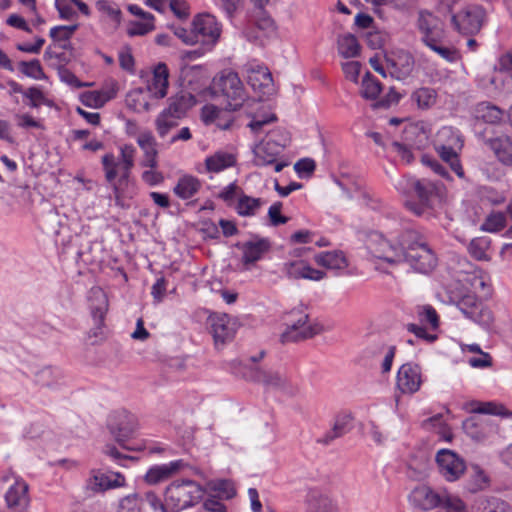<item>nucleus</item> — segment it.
Listing matches in <instances>:
<instances>
[{
	"label": "nucleus",
	"instance_id": "1",
	"mask_svg": "<svg viewBox=\"0 0 512 512\" xmlns=\"http://www.w3.org/2000/svg\"><path fill=\"white\" fill-rule=\"evenodd\" d=\"M173 33L184 44L199 45L203 52H208L218 43L222 25L214 15L203 12L193 17L189 29L177 26L173 29Z\"/></svg>",
	"mask_w": 512,
	"mask_h": 512
},
{
	"label": "nucleus",
	"instance_id": "2",
	"mask_svg": "<svg viewBox=\"0 0 512 512\" xmlns=\"http://www.w3.org/2000/svg\"><path fill=\"white\" fill-rule=\"evenodd\" d=\"M399 246L403 255L401 263H407L414 271L426 274L436 267L437 257L419 232L404 230L399 236Z\"/></svg>",
	"mask_w": 512,
	"mask_h": 512
},
{
	"label": "nucleus",
	"instance_id": "3",
	"mask_svg": "<svg viewBox=\"0 0 512 512\" xmlns=\"http://www.w3.org/2000/svg\"><path fill=\"white\" fill-rule=\"evenodd\" d=\"M416 27L420 41L443 60L454 63L459 59L458 51L447 44L444 30L439 25L438 18L428 11H420Z\"/></svg>",
	"mask_w": 512,
	"mask_h": 512
},
{
	"label": "nucleus",
	"instance_id": "4",
	"mask_svg": "<svg viewBox=\"0 0 512 512\" xmlns=\"http://www.w3.org/2000/svg\"><path fill=\"white\" fill-rule=\"evenodd\" d=\"M206 490L197 482L189 479L177 480L165 489L166 505L172 512H180L194 507L204 497Z\"/></svg>",
	"mask_w": 512,
	"mask_h": 512
},
{
	"label": "nucleus",
	"instance_id": "5",
	"mask_svg": "<svg viewBox=\"0 0 512 512\" xmlns=\"http://www.w3.org/2000/svg\"><path fill=\"white\" fill-rule=\"evenodd\" d=\"M233 373L246 381L263 385L267 390L289 391L290 382L280 370L235 363Z\"/></svg>",
	"mask_w": 512,
	"mask_h": 512
},
{
	"label": "nucleus",
	"instance_id": "6",
	"mask_svg": "<svg viewBox=\"0 0 512 512\" xmlns=\"http://www.w3.org/2000/svg\"><path fill=\"white\" fill-rule=\"evenodd\" d=\"M286 328L281 334L283 343L297 342L322 332V325L311 319L303 307L292 309L286 316Z\"/></svg>",
	"mask_w": 512,
	"mask_h": 512
},
{
	"label": "nucleus",
	"instance_id": "7",
	"mask_svg": "<svg viewBox=\"0 0 512 512\" xmlns=\"http://www.w3.org/2000/svg\"><path fill=\"white\" fill-rule=\"evenodd\" d=\"M214 85L227 101L226 110H238L247 99L243 84L236 72L223 71L215 79Z\"/></svg>",
	"mask_w": 512,
	"mask_h": 512
},
{
	"label": "nucleus",
	"instance_id": "8",
	"mask_svg": "<svg viewBox=\"0 0 512 512\" xmlns=\"http://www.w3.org/2000/svg\"><path fill=\"white\" fill-rule=\"evenodd\" d=\"M483 300L476 295L464 294L457 300L456 306L467 319L491 331L494 327V316L492 311L483 304Z\"/></svg>",
	"mask_w": 512,
	"mask_h": 512
},
{
	"label": "nucleus",
	"instance_id": "9",
	"mask_svg": "<svg viewBox=\"0 0 512 512\" xmlns=\"http://www.w3.org/2000/svg\"><path fill=\"white\" fill-rule=\"evenodd\" d=\"M366 248L372 258L390 265L401 263L403 258L399 242L394 245L378 232H373L368 236Z\"/></svg>",
	"mask_w": 512,
	"mask_h": 512
},
{
	"label": "nucleus",
	"instance_id": "10",
	"mask_svg": "<svg viewBox=\"0 0 512 512\" xmlns=\"http://www.w3.org/2000/svg\"><path fill=\"white\" fill-rule=\"evenodd\" d=\"M485 18L486 12L482 6L467 4L459 12L452 15V23L458 32L473 35L480 31Z\"/></svg>",
	"mask_w": 512,
	"mask_h": 512
},
{
	"label": "nucleus",
	"instance_id": "11",
	"mask_svg": "<svg viewBox=\"0 0 512 512\" xmlns=\"http://www.w3.org/2000/svg\"><path fill=\"white\" fill-rule=\"evenodd\" d=\"M436 463L440 475L448 482L459 480L466 471L465 460L449 449H441L437 452Z\"/></svg>",
	"mask_w": 512,
	"mask_h": 512
},
{
	"label": "nucleus",
	"instance_id": "12",
	"mask_svg": "<svg viewBox=\"0 0 512 512\" xmlns=\"http://www.w3.org/2000/svg\"><path fill=\"white\" fill-rule=\"evenodd\" d=\"M280 134V130L270 132L266 139L257 144L254 148V161L258 166H266L276 161L277 156L287 146L288 137H282L281 141H276L275 137Z\"/></svg>",
	"mask_w": 512,
	"mask_h": 512
},
{
	"label": "nucleus",
	"instance_id": "13",
	"mask_svg": "<svg viewBox=\"0 0 512 512\" xmlns=\"http://www.w3.org/2000/svg\"><path fill=\"white\" fill-rule=\"evenodd\" d=\"M248 84L262 95H270L274 91L273 78L269 69L255 61L244 66Z\"/></svg>",
	"mask_w": 512,
	"mask_h": 512
},
{
	"label": "nucleus",
	"instance_id": "14",
	"mask_svg": "<svg viewBox=\"0 0 512 512\" xmlns=\"http://www.w3.org/2000/svg\"><path fill=\"white\" fill-rule=\"evenodd\" d=\"M422 383L423 375L419 365L409 362L399 367L396 375V388L402 394L418 392Z\"/></svg>",
	"mask_w": 512,
	"mask_h": 512
},
{
	"label": "nucleus",
	"instance_id": "15",
	"mask_svg": "<svg viewBox=\"0 0 512 512\" xmlns=\"http://www.w3.org/2000/svg\"><path fill=\"white\" fill-rule=\"evenodd\" d=\"M236 163V154L225 150H218L206 156L204 162L202 164H198L195 169L199 174H206L209 178H212L214 174L221 173L226 169L234 167Z\"/></svg>",
	"mask_w": 512,
	"mask_h": 512
},
{
	"label": "nucleus",
	"instance_id": "16",
	"mask_svg": "<svg viewBox=\"0 0 512 512\" xmlns=\"http://www.w3.org/2000/svg\"><path fill=\"white\" fill-rule=\"evenodd\" d=\"M281 271L287 278L292 280L305 279L317 282L326 277L324 271L313 268L307 261L302 259L284 262Z\"/></svg>",
	"mask_w": 512,
	"mask_h": 512
},
{
	"label": "nucleus",
	"instance_id": "17",
	"mask_svg": "<svg viewBox=\"0 0 512 512\" xmlns=\"http://www.w3.org/2000/svg\"><path fill=\"white\" fill-rule=\"evenodd\" d=\"M144 88L156 100L166 97L169 88V69L165 63L159 62L152 68L146 77Z\"/></svg>",
	"mask_w": 512,
	"mask_h": 512
},
{
	"label": "nucleus",
	"instance_id": "18",
	"mask_svg": "<svg viewBox=\"0 0 512 512\" xmlns=\"http://www.w3.org/2000/svg\"><path fill=\"white\" fill-rule=\"evenodd\" d=\"M208 324L216 343L231 340L236 332V321L227 314L214 313L208 317Z\"/></svg>",
	"mask_w": 512,
	"mask_h": 512
},
{
	"label": "nucleus",
	"instance_id": "19",
	"mask_svg": "<svg viewBox=\"0 0 512 512\" xmlns=\"http://www.w3.org/2000/svg\"><path fill=\"white\" fill-rule=\"evenodd\" d=\"M270 248V241L265 238L250 240L240 244L241 261L245 269H251L256 262L262 260Z\"/></svg>",
	"mask_w": 512,
	"mask_h": 512
},
{
	"label": "nucleus",
	"instance_id": "20",
	"mask_svg": "<svg viewBox=\"0 0 512 512\" xmlns=\"http://www.w3.org/2000/svg\"><path fill=\"white\" fill-rule=\"evenodd\" d=\"M124 485L125 477L119 472L112 471H93L87 481V489L95 493L123 487Z\"/></svg>",
	"mask_w": 512,
	"mask_h": 512
},
{
	"label": "nucleus",
	"instance_id": "21",
	"mask_svg": "<svg viewBox=\"0 0 512 512\" xmlns=\"http://www.w3.org/2000/svg\"><path fill=\"white\" fill-rule=\"evenodd\" d=\"M414 57L407 51H398L387 58V69L390 75L403 80L414 70Z\"/></svg>",
	"mask_w": 512,
	"mask_h": 512
},
{
	"label": "nucleus",
	"instance_id": "22",
	"mask_svg": "<svg viewBox=\"0 0 512 512\" xmlns=\"http://www.w3.org/2000/svg\"><path fill=\"white\" fill-rule=\"evenodd\" d=\"M108 426L116 440L122 443L135 430L136 419L127 411H119L110 416Z\"/></svg>",
	"mask_w": 512,
	"mask_h": 512
},
{
	"label": "nucleus",
	"instance_id": "23",
	"mask_svg": "<svg viewBox=\"0 0 512 512\" xmlns=\"http://www.w3.org/2000/svg\"><path fill=\"white\" fill-rule=\"evenodd\" d=\"M442 494L435 492L427 485L415 487L408 496L412 506L423 511H430L439 507Z\"/></svg>",
	"mask_w": 512,
	"mask_h": 512
},
{
	"label": "nucleus",
	"instance_id": "24",
	"mask_svg": "<svg viewBox=\"0 0 512 512\" xmlns=\"http://www.w3.org/2000/svg\"><path fill=\"white\" fill-rule=\"evenodd\" d=\"M463 429L467 436L477 442H484L496 433V425L478 417H469L463 422Z\"/></svg>",
	"mask_w": 512,
	"mask_h": 512
},
{
	"label": "nucleus",
	"instance_id": "25",
	"mask_svg": "<svg viewBox=\"0 0 512 512\" xmlns=\"http://www.w3.org/2000/svg\"><path fill=\"white\" fill-rule=\"evenodd\" d=\"M103 169L105 178L109 183L113 184L116 205L124 207L120 196L119 188L114 184L115 179L119 176L120 180H127L130 174H125L122 170V162L117 159L113 154H105L102 157Z\"/></svg>",
	"mask_w": 512,
	"mask_h": 512
},
{
	"label": "nucleus",
	"instance_id": "26",
	"mask_svg": "<svg viewBox=\"0 0 512 512\" xmlns=\"http://www.w3.org/2000/svg\"><path fill=\"white\" fill-rule=\"evenodd\" d=\"M462 409L467 413L503 416L512 425V412L508 411L503 404L496 401L470 400L462 405Z\"/></svg>",
	"mask_w": 512,
	"mask_h": 512
},
{
	"label": "nucleus",
	"instance_id": "27",
	"mask_svg": "<svg viewBox=\"0 0 512 512\" xmlns=\"http://www.w3.org/2000/svg\"><path fill=\"white\" fill-rule=\"evenodd\" d=\"M136 141L140 149L143 151V159L141 160L140 165L145 168H157V142L152 132H141Z\"/></svg>",
	"mask_w": 512,
	"mask_h": 512
},
{
	"label": "nucleus",
	"instance_id": "28",
	"mask_svg": "<svg viewBox=\"0 0 512 512\" xmlns=\"http://www.w3.org/2000/svg\"><path fill=\"white\" fill-rule=\"evenodd\" d=\"M469 292L467 294L476 295L480 299H488L492 295V284L488 274L481 270H475L468 274L466 279Z\"/></svg>",
	"mask_w": 512,
	"mask_h": 512
},
{
	"label": "nucleus",
	"instance_id": "29",
	"mask_svg": "<svg viewBox=\"0 0 512 512\" xmlns=\"http://www.w3.org/2000/svg\"><path fill=\"white\" fill-rule=\"evenodd\" d=\"M156 101V98L152 97L144 87L131 89L125 98L127 108L136 113L150 110Z\"/></svg>",
	"mask_w": 512,
	"mask_h": 512
},
{
	"label": "nucleus",
	"instance_id": "30",
	"mask_svg": "<svg viewBox=\"0 0 512 512\" xmlns=\"http://www.w3.org/2000/svg\"><path fill=\"white\" fill-rule=\"evenodd\" d=\"M184 466L182 460L171 461L166 464L154 465L145 474V481L155 485L169 479Z\"/></svg>",
	"mask_w": 512,
	"mask_h": 512
},
{
	"label": "nucleus",
	"instance_id": "31",
	"mask_svg": "<svg viewBox=\"0 0 512 512\" xmlns=\"http://www.w3.org/2000/svg\"><path fill=\"white\" fill-rule=\"evenodd\" d=\"M413 184H414L413 191H415V193L421 200V204L419 206H416L414 204L408 203L407 206L416 215L420 216L425 212L426 208L429 206L428 205L429 199L436 193L437 186L435 183H433L432 181L427 180V179H421V180L416 179V181L413 182Z\"/></svg>",
	"mask_w": 512,
	"mask_h": 512
},
{
	"label": "nucleus",
	"instance_id": "32",
	"mask_svg": "<svg viewBox=\"0 0 512 512\" xmlns=\"http://www.w3.org/2000/svg\"><path fill=\"white\" fill-rule=\"evenodd\" d=\"M306 512H337L334 500L317 489H311L305 500Z\"/></svg>",
	"mask_w": 512,
	"mask_h": 512
},
{
	"label": "nucleus",
	"instance_id": "33",
	"mask_svg": "<svg viewBox=\"0 0 512 512\" xmlns=\"http://www.w3.org/2000/svg\"><path fill=\"white\" fill-rule=\"evenodd\" d=\"M486 145L503 165L512 166V139L501 135L486 140Z\"/></svg>",
	"mask_w": 512,
	"mask_h": 512
},
{
	"label": "nucleus",
	"instance_id": "34",
	"mask_svg": "<svg viewBox=\"0 0 512 512\" xmlns=\"http://www.w3.org/2000/svg\"><path fill=\"white\" fill-rule=\"evenodd\" d=\"M200 179L192 174L181 175L173 188V193L181 200H189L195 197L201 190Z\"/></svg>",
	"mask_w": 512,
	"mask_h": 512
},
{
	"label": "nucleus",
	"instance_id": "35",
	"mask_svg": "<svg viewBox=\"0 0 512 512\" xmlns=\"http://www.w3.org/2000/svg\"><path fill=\"white\" fill-rule=\"evenodd\" d=\"M206 490L208 498L229 500L236 495V489L230 480L213 479L206 482L203 487Z\"/></svg>",
	"mask_w": 512,
	"mask_h": 512
},
{
	"label": "nucleus",
	"instance_id": "36",
	"mask_svg": "<svg viewBox=\"0 0 512 512\" xmlns=\"http://www.w3.org/2000/svg\"><path fill=\"white\" fill-rule=\"evenodd\" d=\"M5 500L10 508L23 509L28 504V485L23 480H15L5 494Z\"/></svg>",
	"mask_w": 512,
	"mask_h": 512
},
{
	"label": "nucleus",
	"instance_id": "37",
	"mask_svg": "<svg viewBox=\"0 0 512 512\" xmlns=\"http://www.w3.org/2000/svg\"><path fill=\"white\" fill-rule=\"evenodd\" d=\"M55 7L62 20L75 21L78 11L84 15L89 14L88 6L81 0H55Z\"/></svg>",
	"mask_w": 512,
	"mask_h": 512
},
{
	"label": "nucleus",
	"instance_id": "38",
	"mask_svg": "<svg viewBox=\"0 0 512 512\" xmlns=\"http://www.w3.org/2000/svg\"><path fill=\"white\" fill-rule=\"evenodd\" d=\"M317 265L328 270H344L348 267V260L342 251L320 252L314 256Z\"/></svg>",
	"mask_w": 512,
	"mask_h": 512
},
{
	"label": "nucleus",
	"instance_id": "39",
	"mask_svg": "<svg viewBox=\"0 0 512 512\" xmlns=\"http://www.w3.org/2000/svg\"><path fill=\"white\" fill-rule=\"evenodd\" d=\"M116 92L114 87L87 91L81 94L80 100L85 106L98 109L113 99L116 96Z\"/></svg>",
	"mask_w": 512,
	"mask_h": 512
},
{
	"label": "nucleus",
	"instance_id": "40",
	"mask_svg": "<svg viewBox=\"0 0 512 512\" xmlns=\"http://www.w3.org/2000/svg\"><path fill=\"white\" fill-rule=\"evenodd\" d=\"M490 486V478L487 473L478 465L471 467V473L466 481L465 489L471 494L484 491Z\"/></svg>",
	"mask_w": 512,
	"mask_h": 512
},
{
	"label": "nucleus",
	"instance_id": "41",
	"mask_svg": "<svg viewBox=\"0 0 512 512\" xmlns=\"http://www.w3.org/2000/svg\"><path fill=\"white\" fill-rule=\"evenodd\" d=\"M173 112H181L177 110L174 105H169L167 109L163 110L156 118L155 125L158 135L164 138L171 129L178 125L180 119L177 114Z\"/></svg>",
	"mask_w": 512,
	"mask_h": 512
},
{
	"label": "nucleus",
	"instance_id": "42",
	"mask_svg": "<svg viewBox=\"0 0 512 512\" xmlns=\"http://www.w3.org/2000/svg\"><path fill=\"white\" fill-rule=\"evenodd\" d=\"M91 314L97 324H102L108 310V299L100 288H92L90 291Z\"/></svg>",
	"mask_w": 512,
	"mask_h": 512
},
{
	"label": "nucleus",
	"instance_id": "43",
	"mask_svg": "<svg viewBox=\"0 0 512 512\" xmlns=\"http://www.w3.org/2000/svg\"><path fill=\"white\" fill-rule=\"evenodd\" d=\"M464 140L458 129L451 126H444L438 130L434 146L463 148Z\"/></svg>",
	"mask_w": 512,
	"mask_h": 512
},
{
	"label": "nucleus",
	"instance_id": "44",
	"mask_svg": "<svg viewBox=\"0 0 512 512\" xmlns=\"http://www.w3.org/2000/svg\"><path fill=\"white\" fill-rule=\"evenodd\" d=\"M436 152L439 154L440 158L449 164L451 170L461 179L465 177L464 169L462 167L459 151L462 148L456 147H445V146H434Z\"/></svg>",
	"mask_w": 512,
	"mask_h": 512
},
{
	"label": "nucleus",
	"instance_id": "45",
	"mask_svg": "<svg viewBox=\"0 0 512 512\" xmlns=\"http://www.w3.org/2000/svg\"><path fill=\"white\" fill-rule=\"evenodd\" d=\"M475 118L485 123L496 124L504 117V111L489 102L479 103L474 110Z\"/></svg>",
	"mask_w": 512,
	"mask_h": 512
},
{
	"label": "nucleus",
	"instance_id": "46",
	"mask_svg": "<svg viewBox=\"0 0 512 512\" xmlns=\"http://www.w3.org/2000/svg\"><path fill=\"white\" fill-rule=\"evenodd\" d=\"M351 422L350 415L342 414L338 415L335 420L333 427L330 431L325 433L321 438L317 440L318 443L328 445L336 438H339L346 434L349 430V425Z\"/></svg>",
	"mask_w": 512,
	"mask_h": 512
},
{
	"label": "nucleus",
	"instance_id": "47",
	"mask_svg": "<svg viewBox=\"0 0 512 512\" xmlns=\"http://www.w3.org/2000/svg\"><path fill=\"white\" fill-rule=\"evenodd\" d=\"M264 204L263 199L254 198L243 193L236 201L234 208L240 216L251 217L255 216Z\"/></svg>",
	"mask_w": 512,
	"mask_h": 512
},
{
	"label": "nucleus",
	"instance_id": "48",
	"mask_svg": "<svg viewBox=\"0 0 512 512\" xmlns=\"http://www.w3.org/2000/svg\"><path fill=\"white\" fill-rule=\"evenodd\" d=\"M224 114V110L213 104H207L202 108L201 118L205 124H215L220 129H228L233 121L232 118H226L220 121V116Z\"/></svg>",
	"mask_w": 512,
	"mask_h": 512
},
{
	"label": "nucleus",
	"instance_id": "49",
	"mask_svg": "<svg viewBox=\"0 0 512 512\" xmlns=\"http://www.w3.org/2000/svg\"><path fill=\"white\" fill-rule=\"evenodd\" d=\"M338 53L344 58H355L360 54V45L357 38L350 34L340 35L337 39Z\"/></svg>",
	"mask_w": 512,
	"mask_h": 512
},
{
	"label": "nucleus",
	"instance_id": "50",
	"mask_svg": "<svg viewBox=\"0 0 512 512\" xmlns=\"http://www.w3.org/2000/svg\"><path fill=\"white\" fill-rule=\"evenodd\" d=\"M95 7L104 20L114 25H118L121 22V10L114 2L110 0H98Z\"/></svg>",
	"mask_w": 512,
	"mask_h": 512
},
{
	"label": "nucleus",
	"instance_id": "51",
	"mask_svg": "<svg viewBox=\"0 0 512 512\" xmlns=\"http://www.w3.org/2000/svg\"><path fill=\"white\" fill-rule=\"evenodd\" d=\"M444 512H468L466 502L458 495L444 490L440 499V505Z\"/></svg>",
	"mask_w": 512,
	"mask_h": 512
},
{
	"label": "nucleus",
	"instance_id": "52",
	"mask_svg": "<svg viewBox=\"0 0 512 512\" xmlns=\"http://www.w3.org/2000/svg\"><path fill=\"white\" fill-rule=\"evenodd\" d=\"M491 241L488 237H476L472 239L468 245V252L474 259L478 261H488V249Z\"/></svg>",
	"mask_w": 512,
	"mask_h": 512
},
{
	"label": "nucleus",
	"instance_id": "53",
	"mask_svg": "<svg viewBox=\"0 0 512 512\" xmlns=\"http://www.w3.org/2000/svg\"><path fill=\"white\" fill-rule=\"evenodd\" d=\"M382 91L381 83L369 72L362 79L360 94L368 100H375Z\"/></svg>",
	"mask_w": 512,
	"mask_h": 512
},
{
	"label": "nucleus",
	"instance_id": "54",
	"mask_svg": "<svg viewBox=\"0 0 512 512\" xmlns=\"http://www.w3.org/2000/svg\"><path fill=\"white\" fill-rule=\"evenodd\" d=\"M154 17L145 16L139 20L131 21L127 27V33L129 36H143L153 31Z\"/></svg>",
	"mask_w": 512,
	"mask_h": 512
},
{
	"label": "nucleus",
	"instance_id": "55",
	"mask_svg": "<svg viewBox=\"0 0 512 512\" xmlns=\"http://www.w3.org/2000/svg\"><path fill=\"white\" fill-rule=\"evenodd\" d=\"M412 99L420 109H428L436 103L437 93L432 88L422 87L412 94Z\"/></svg>",
	"mask_w": 512,
	"mask_h": 512
},
{
	"label": "nucleus",
	"instance_id": "56",
	"mask_svg": "<svg viewBox=\"0 0 512 512\" xmlns=\"http://www.w3.org/2000/svg\"><path fill=\"white\" fill-rule=\"evenodd\" d=\"M255 26L263 36H271L276 33L277 25L273 18L263 9H260L255 17Z\"/></svg>",
	"mask_w": 512,
	"mask_h": 512
},
{
	"label": "nucleus",
	"instance_id": "57",
	"mask_svg": "<svg viewBox=\"0 0 512 512\" xmlns=\"http://www.w3.org/2000/svg\"><path fill=\"white\" fill-rule=\"evenodd\" d=\"M417 316L420 323L428 325L430 329L436 330L439 327V316L431 305L418 307Z\"/></svg>",
	"mask_w": 512,
	"mask_h": 512
},
{
	"label": "nucleus",
	"instance_id": "58",
	"mask_svg": "<svg viewBox=\"0 0 512 512\" xmlns=\"http://www.w3.org/2000/svg\"><path fill=\"white\" fill-rule=\"evenodd\" d=\"M136 148L132 144H125L119 148V160L122 162V170L125 174H130L134 167Z\"/></svg>",
	"mask_w": 512,
	"mask_h": 512
},
{
	"label": "nucleus",
	"instance_id": "59",
	"mask_svg": "<svg viewBox=\"0 0 512 512\" xmlns=\"http://www.w3.org/2000/svg\"><path fill=\"white\" fill-rule=\"evenodd\" d=\"M243 194L241 187L236 183L232 182L225 186L219 193L218 198L221 199L228 205H234L236 201L240 198V195Z\"/></svg>",
	"mask_w": 512,
	"mask_h": 512
},
{
	"label": "nucleus",
	"instance_id": "60",
	"mask_svg": "<svg viewBox=\"0 0 512 512\" xmlns=\"http://www.w3.org/2000/svg\"><path fill=\"white\" fill-rule=\"evenodd\" d=\"M506 225V217L501 212L491 213L487 216L481 228L484 231L495 233L502 230Z\"/></svg>",
	"mask_w": 512,
	"mask_h": 512
},
{
	"label": "nucleus",
	"instance_id": "61",
	"mask_svg": "<svg viewBox=\"0 0 512 512\" xmlns=\"http://www.w3.org/2000/svg\"><path fill=\"white\" fill-rule=\"evenodd\" d=\"M20 71L27 77L42 80L45 78V73L41 67L39 60L23 61L19 64Z\"/></svg>",
	"mask_w": 512,
	"mask_h": 512
},
{
	"label": "nucleus",
	"instance_id": "62",
	"mask_svg": "<svg viewBox=\"0 0 512 512\" xmlns=\"http://www.w3.org/2000/svg\"><path fill=\"white\" fill-rule=\"evenodd\" d=\"M61 373L58 369L44 367L36 373V381L42 386H52L60 378Z\"/></svg>",
	"mask_w": 512,
	"mask_h": 512
},
{
	"label": "nucleus",
	"instance_id": "63",
	"mask_svg": "<svg viewBox=\"0 0 512 512\" xmlns=\"http://www.w3.org/2000/svg\"><path fill=\"white\" fill-rule=\"evenodd\" d=\"M77 28V24L55 26L50 29L49 34L55 42H65L71 38Z\"/></svg>",
	"mask_w": 512,
	"mask_h": 512
},
{
	"label": "nucleus",
	"instance_id": "64",
	"mask_svg": "<svg viewBox=\"0 0 512 512\" xmlns=\"http://www.w3.org/2000/svg\"><path fill=\"white\" fill-rule=\"evenodd\" d=\"M118 512H142L137 494L128 495L120 500Z\"/></svg>",
	"mask_w": 512,
	"mask_h": 512
}]
</instances>
